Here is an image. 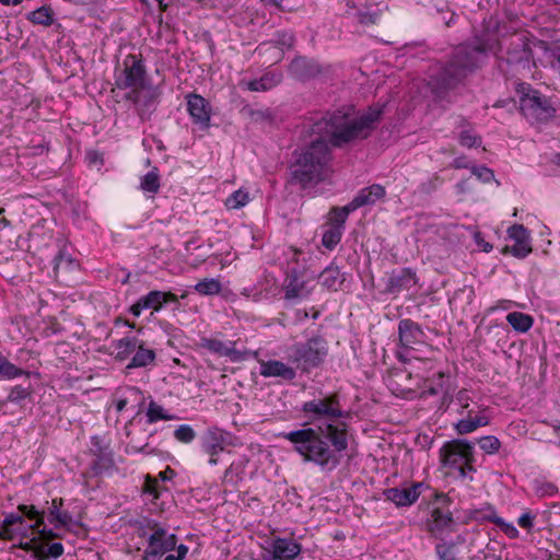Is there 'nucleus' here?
<instances>
[{"mask_svg": "<svg viewBox=\"0 0 560 560\" xmlns=\"http://www.w3.org/2000/svg\"><path fill=\"white\" fill-rule=\"evenodd\" d=\"M351 106L326 112L310 127V143L296 149L289 166L288 183L301 190L314 188L327 180L332 173V154L329 148H341L350 142L366 139L383 115V107H370L354 118Z\"/></svg>", "mask_w": 560, "mask_h": 560, "instance_id": "obj_1", "label": "nucleus"}, {"mask_svg": "<svg viewBox=\"0 0 560 560\" xmlns=\"http://www.w3.org/2000/svg\"><path fill=\"white\" fill-rule=\"evenodd\" d=\"M301 410L313 420L322 421L282 432L279 436L292 444L293 451L304 463H312L323 471L335 470L341 464L349 444L348 424L338 421L348 415L342 410L339 395L330 394L305 401Z\"/></svg>", "mask_w": 560, "mask_h": 560, "instance_id": "obj_2", "label": "nucleus"}, {"mask_svg": "<svg viewBox=\"0 0 560 560\" xmlns=\"http://www.w3.org/2000/svg\"><path fill=\"white\" fill-rule=\"evenodd\" d=\"M495 45L490 39L458 45L430 77L428 85L434 101L447 105L455 103L458 88L487 65L489 55L495 52Z\"/></svg>", "mask_w": 560, "mask_h": 560, "instance_id": "obj_3", "label": "nucleus"}, {"mask_svg": "<svg viewBox=\"0 0 560 560\" xmlns=\"http://www.w3.org/2000/svg\"><path fill=\"white\" fill-rule=\"evenodd\" d=\"M327 354V341L323 337L316 336L305 342L294 345L290 350L289 359L303 372H310L312 369L319 366Z\"/></svg>", "mask_w": 560, "mask_h": 560, "instance_id": "obj_4", "label": "nucleus"}, {"mask_svg": "<svg viewBox=\"0 0 560 560\" xmlns=\"http://www.w3.org/2000/svg\"><path fill=\"white\" fill-rule=\"evenodd\" d=\"M440 456L443 465L457 469L462 478L466 477L467 471H475L474 444L467 440L446 442L440 450Z\"/></svg>", "mask_w": 560, "mask_h": 560, "instance_id": "obj_5", "label": "nucleus"}, {"mask_svg": "<svg viewBox=\"0 0 560 560\" xmlns=\"http://www.w3.org/2000/svg\"><path fill=\"white\" fill-rule=\"evenodd\" d=\"M148 83L147 69L141 56L128 55L124 69L115 75V85L120 90H133Z\"/></svg>", "mask_w": 560, "mask_h": 560, "instance_id": "obj_6", "label": "nucleus"}, {"mask_svg": "<svg viewBox=\"0 0 560 560\" xmlns=\"http://www.w3.org/2000/svg\"><path fill=\"white\" fill-rule=\"evenodd\" d=\"M161 90L151 83H145L138 89L130 90L125 98L136 106L137 113L142 121L150 119L160 103Z\"/></svg>", "mask_w": 560, "mask_h": 560, "instance_id": "obj_7", "label": "nucleus"}, {"mask_svg": "<svg viewBox=\"0 0 560 560\" xmlns=\"http://www.w3.org/2000/svg\"><path fill=\"white\" fill-rule=\"evenodd\" d=\"M201 450L209 456V464L217 465L218 456L234 445V436L218 427L208 428L200 438Z\"/></svg>", "mask_w": 560, "mask_h": 560, "instance_id": "obj_8", "label": "nucleus"}, {"mask_svg": "<svg viewBox=\"0 0 560 560\" xmlns=\"http://www.w3.org/2000/svg\"><path fill=\"white\" fill-rule=\"evenodd\" d=\"M197 347L219 357H226L234 363L243 362L250 357H257V352L236 349V341L234 340L223 341L217 337H201Z\"/></svg>", "mask_w": 560, "mask_h": 560, "instance_id": "obj_9", "label": "nucleus"}, {"mask_svg": "<svg viewBox=\"0 0 560 560\" xmlns=\"http://www.w3.org/2000/svg\"><path fill=\"white\" fill-rule=\"evenodd\" d=\"M505 42L506 62L529 69L533 50L528 38L524 34H513Z\"/></svg>", "mask_w": 560, "mask_h": 560, "instance_id": "obj_10", "label": "nucleus"}, {"mask_svg": "<svg viewBox=\"0 0 560 560\" xmlns=\"http://www.w3.org/2000/svg\"><path fill=\"white\" fill-rule=\"evenodd\" d=\"M177 536L160 527L149 535L148 547L144 550V560H154L175 549Z\"/></svg>", "mask_w": 560, "mask_h": 560, "instance_id": "obj_11", "label": "nucleus"}, {"mask_svg": "<svg viewBox=\"0 0 560 560\" xmlns=\"http://www.w3.org/2000/svg\"><path fill=\"white\" fill-rule=\"evenodd\" d=\"M265 552V560H295L301 556L302 545L292 538L275 537Z\"/></svg>", "mask_w": 560, "mask_h": 560, "instance_id": "obj_12", "label": "nucleus"}, {"mask_svg": "<svg viewBox=\"0 0 560 560\" xmlns=\"http://www.w3.org/2000/svg\"><path fill=\"white\" fill-rule=\"evenodd\" d=\"M521 112L528 119L545 122L555 116L556 109L545 96L537 93L523 100Z\"/></svg>", "mask_w": 560, "mask_h": 560, "instance_id": "obj_13", "label": "nucleus"}, {"mask_svg": "<svg viewBox=\"0 0 560 560\" xmlns=\"http://www.w3.org/2000/svg\"><path fill=\"white\" fill-rule=\"evenodd\" d=\"M187 112L192 122L200 130L206 131L210 128L212 108L210 103L201 95L190 93L186 95Z\"/></svg>", "mask_w": 560, "mask_h": 560, "instance_id": "obj_14", "label": "nucleus"}, {"mask_svg": "<svg viewBox=\"0 0 560 560\" xmlns=\"http://www.w3.org/2000/svg\"><path fill=\"white\" fill-rule=\"evenodd\" d=\"M288 71L293 79L306 82L320 75L324 67L313 58L298 56L289 65Z\"/></svg>", "mask_w": 560, "mask_h": 560, "instance_id": "obj_15", "label": "nucleus"}, {"mask_svg": "<svg viewBox=\"0 0 560 560\" xmlns=\"http://www.w3.org/2000/svg\"><path fill=\"white\" fill-rule=\"evenodd\" d=\"M178 298L172 292H163L153 290L150 291L147 295L141 296L133 305L130 307V313L135 317H139L141 312L147 308H152L153 311H160L164 304L166 303H176Z\"/></svg>", "mask_w": 560, "mask_h": 560, "instance_id": "obj_16", "label": "nucleus"}, {"mask_svg": "<svg viewBox=\"0 0 560 560\" xmlns=\"http://www.w3.org/2000/svg\"><path fill=\"white\" fill-rule=\"evenodd\" d=\"M418 283L416 272L410 268H401L393 270L388 276L384 292L397 296L398 294L409 291Z\"/></svg>", "mask_w": 560, "mask_h": 560, "instance_id": "obj_17", "label": "nucleus"}, {"mask_svg": "<svg viewBox=\"0 0 560 560\" xmlns=\"http://www.w3.org/2000/svg\"><path fill=\"white\" fill-rule=\"evenodd\" d=\"M398 337L401 348L412 350L416 346L424 343L425 334L418 323L405 318L398 323Z\"/></svg>", "mask_w": 560, "mask_h": 560, "instance_id": "obj_18", "label": "nucleus"}, {"mask_svg": "<svg viewBox=\"0 0 560 560\" xmlns=\"http://www.w3.org/2000/svg\"><path fill=\"white\" fill-rule=\"evenodd\" d=\"M509 237L514 244L505 247V253L512 254L516 258H525L530 252V237L527 229L522 224H514L508 230Z\"/></svg>", "mask_w": 560, "mask_h": 560, "instance_id": "obj_19", "label": "nucleus"}, {"mask_svg": "<svg viewBox=\"0 0 560 560\" xmlns=\"http://www.w3.org/2000/svg\"><path fill=\"white\" fill-rule=\"evenodd\" d=\"M422 487V482H415L404 488H389L384 491V495L386 500L392 501L397 506H409L418 500Z\"/></svg>", "mask_w": 560, "mask_h": 560, "instance_id": "obj_20", "label": "nucleus"}, {"mask_svg": "<svg viewBox=\"0 0 560 560\" xmlns=\"http://www.w3.org/2000/svg\"><path fill=\"white\" fill-rule=\"evenodd\" d=\"M456 522L450 511L435 508L431 512L428 521V529L435 537H442L455 530Z\"/></svg>", "mask_w": 560, "mask_h": 560, "instance_id": "obj_21", "label": "nucleus"}, {"mask_svg": "<svg viewBox=\"0 0 560 560\" xmlns=\"http://www.w3.org/2000/svg\"><path fill=\"white\" fill-rule=\"evenodd\" d=\"M260 375L264 377H279L283 381H293L296 376L295 370L279 360L259 361Z\"/></svg>", "mask_w": 560, "mask_h": 560, "instance_id": "obj_22", "label": "nucleus"}, {"mask_svg": "<svg viewBox=\"0 0 560 560\" xmlns=\"http://www.w3.org/2000/svg\"><path fill=\"white\" fill-rule=\"evenodd\" d=\"M385 196V188L382 185L374 184L361 189L352 199L351 208L357 210L363 206L374 205L377 200Z\"/></svg>", "mask_w": 560, "mask_h": 560, "instance_id": "obj_23", "label": "nucleus"}, {"mask_svg": "<svg viewBox=\"0 0 560 560\" xmlns=\"http://www.w3.org/2000/svg\"><path fill=\"white\" fill-rule=\"evenodd\" d=\"M474 410H467L464 415V418L460 419L456 424L455 429L458 434H468L474 432L480 427H486L489 424V418L485 415H476L472 416Z\"/></svg>", "mask_w": 560, "mask_h": 560, "instance_id": "obj_24", "label": "nucleus"}, {"mask_svg": "<svg viewBox=\"0 0 560 560\" xmlns=\"http://www.w3.org/2000/svg\"><path fill=\"white\" fill-rule=\"evenodd\" d=\"M319 280L325 288L337 291L345 282L346 277L338 266L330 264L322 271Z\"/></svg>", "mask_w": 560, "mask_h": 560, "instance_id": "obj_25", "label": "nucleus"}, {"mask_svg": "<svg viewBox=\"0 0 560 560\" xmlns=\"http://www.w3.org/2000/svg\"><path fill=\"white\" fill-rule=\"evenodd\" d=\"M307 294L308 291L305 289V282L300 280L295 272L289 275L284 285V298L287 300H294L304 298Z\"/></svg>", "mask_w": 560, "mask_h": 560, "instance_id": "obj_26", "label": "nucleus"}, {"mask_svg": "<svg viewBox=\"0 0 560 560\" xmlns=\"http://www.w3.org/2000/svg\"><path fill=\"white\" fill-rule=\"evenodd\" d=\"M282 80V74L280 72H267L261 78L257 80L249 81L247 83V89L249 91H268L275 86H277Z\"/></svg>", "mask_w": 560, "mask_h": 560, "instance_id": "obj_27", "label": "nucleus"}, {"mask_svg": "<svg viewBox=\"0 0 560 560\" xmlns=\"http://www.w3.org/2000/svg\"><path fill=\"white\" fill-rule=\"evenodd\" d=\"M78 261L63 250H60L54 258V272L56 278L62 277L66 273L78 269Z\"/></svg>", "mask_w": 560, "mask_h": 560, "instance_id": "obj_28", "label": "nucleus"}, {"mask_svg": "<svg viewBox=\"0 0 560 560\" xmlns=\"http://www.w3.org/2000/svg\"><path fill=\"white\" fill-rule=\"evenodd\" d=\"M114 459L112 455L102 453L96 455L90 466L89 475L92 477L102 476L105 474H110L114 468Z\"/></svg>", "mask_w": 560, "mask_h": 560, "instance_id": "obj_29", "label": "nucleus"}, {"mask_svg": "<svg viewBox=\"0 0 560 560\" xmlns=\"http://www.w3.org/2000/svg\"><path fill=\"white\" fill-rule=\"evenodd\" d=\"M155 360V352L152 349H148L143 347L142 342H139L135 354L127 364V369H136V368H145L151 364Z\"/></svg>", "mask_w": 560, "mask_h": 560, "instance_id": "obj_30", "label": "nucleus"}, {"mask_svg": "<svg viewBox=\"0 0 560 560\" xmlns=\"http://www.w3.org/2000/svg\"><path fill=\"white\" fill-rule=\"evenodd\" d=\"M23 514H14L9 513L5 515L2 521V530H0V537L4 540H14L16 538V533L13 532L14 525H23L24 524Z\"/></svg>", "mask_w": 560, "mask_h": 560, "instance_id": "obj_31", "label": "nucleus"}, {"mask_svg": "<svg viewBox=\"0 0 560 560\" xmlns=\"http://www.w3.org/2000/svg\"><path fill=\"white\" fill-rule=\"evenodd\" d=\"M508 323L513 327L514 330L518 332L528 331L533 324L534 318L522 312H511L506 315Z\"/></svg>", "mask_w": 560, "mask_h": 560, "instance_id": "obj_32", "label": "nucleus"}, {"mask_svg": "<svg viewBox=\"0 0 560 560\" xmlns=\"http://www.w3.org/2000/svg\"><path fill=\"white\" fill-rule=\"evenodd\" d=\"M139 345L136 337H125L115 341L114 346L117 350L116 360L125 361L132 354Z\"/></svg>", "mask_w": 560, "mask_h": 560, "instance_id": "obj_33", "label": "nucleus"}, {"mask_svg": "<svg viewBox=\"0 0 560 560\" xmlns=\"http://www.w3.org/2000/svg\"><path fill=\"white\" fill-rule=\"evenodd\" d=\"M22 375H30V372L16 366L0 352V378L13 380Z\"/></svg>", "mask_w": 560, "mask_h": 560, "instance_id": "obj_34", "label": "nucleus"}, {"mask_svg": "<svg viewBox=\"0 0 560 560\" xmlns=\"http://www.w3.org/2000/svg\"><path fill=\"white\" fill-rule=\"evenodd\" d=\"M147 422L152 424L158 422L159 420H176L177 417L175 415L168 413L161 405H159L156 401L151 400L149 402L147 412Z\"/></svg>", "mask_w": 560, "mask_h": 560, "instance_id": "obj_35", "label": "nucleus"}, {"mask_svg": "<svg viewBox=\"0 0 560 560\" xmlns=\"http://www.w3.org/2000/svg\"><path fill=\"white\" fill-rule=\"evenodd\" d=\"M160 186V175L156 167L141 177L140 189L144 192L155 195L159 192Z\"/></svg>", "mask_w": 560, "mask_h": 560, "instance_id": "obj_36", "label": "nucleus"}, {"mask_svg": "<svg viewBox=\"0 0 560 560\" xmlns=\"http://www.w3.org/2000/svg\"><path fill=\"white\" fill-rule=\"evenodd\" d=\"M343 230L327 223L324 226L322 244L328 249H332L341 240Z\"/></svg>", "mask_w": 560, "mask_h": 560, "instance_id": "obj_37", "label": "nucleus"}, {"mask_svg": "<svg viewBox=\"0 0 560 560\" xmlns=\"http://www.w3.org/2000/svg\"><path fill=\"white\" fill-rule=\"evenodd\" d=\"M195 291L201 295H215L222 290V284L218 279L206 278L195 284Z\"/></svg>", "mask_w": 560, "mask_h": 560, "instance_id": "obj_38", "label": "nucleus"}, {"mask_svg": "<svg viewBox=\"0 0 560 560\" xmlns=\"http://www.w3.org/2000/svg\"><path fill=\"white\" fill-rule=\"evenodd\" d=\"M485 520L493 523L509 537V538H517L518 530L517 528L511 524L506 523L502 517L498 516L493 510L490 511L489 514L483 516Z\"/></svg>", "mask_w": 560, "mask_h": 560, "instance_id": "obj_39", "label": "nucleus"}, {"mask_svg": "<svg viewBox=\"0 0 560 560\" xmlns=\"http://www.w3.org/2000/svg\"><path fill=\"white\" fill-rule=\"evenodd\" d=\"M354 209L351 208V205L348 203L342 208H332L329 212V221L327 223H330L341 230H345V223L348 218V215L353 212Z\"/></svg>", "mask_w": 560, "mask_h": 560, "instance_id": "obj_40", "label": "nucleus"}, {"mask_svg": "<svg viewBox=\"0 0 560 560\" xmlns=\"http://www.w3.org/2000/svg\"><path fill=\"white\" fill-rule=\"evenodd\" d=\"M27 19L38 25L50 26L54 22L52 13L49 8L40 7L28 13Z\"/></svg>", "mask_w": 560, "mask_h": 560, "instance_id": "obj_41", "label": "nucleus"}, {"mask_svg": "<svg viewBox=\"0 0 560 560\" xmlns=\"http://www.w3.org/2000/svg\"><path fill=\"white\" fill-rule=\"evenodd\" d=\"M136 526V533L140 538L148 537L151 533H154L155 529L160 528L161 525L150 518H142L135 523Z\"/></svg>", "mask_w": 560, "mask_h": 560, "instance_id": "obj_42", "label": "nucleus"}, {"mask_svg": "<svg viewBox=\"0 0 560 560\" xmlns=\"http://www.w3.org/2000/svg\"><path fill=\"white\" fill-rule=\"evenodd\" d=\"M249 201V195L247 191L243 189H238L234 191L226 200L225 206L229 209H240L247 205Z\"/></svg>", "mask_w": 560, "mask_h": 560, "instance_id": "obj_43", "label": "nucleus"}, {"mask_svg": "<svg viewBox=\"0 0 560 560\" xmlns=\"http://www.w3.org/2000/svg\"><path fill=\"white\" fill-rule=\"evenodd\" d=\"M480 448L487 454H495L501 447L500 440L494 435H486L478 441Z\"/></svg>", "mask_w": 560, "mask_h": 560, "instance_id": "obj_44", "label": "nucleus"}, {"mask_svg": "<svg viewBox=\"0 0 560 560\" xmlns=\"http://www.w3.org/2000/svg\"><path fill=\"white\" fill-rule=\"evenodd\" d=\"M439 560H456V547L454 542H441L435 546Z\"/></svg>", "mask_w": 560, "mask_h": 560, "instance_id": "obj_45", "label": "nucleus"}, {"mask_svg": "<svg viewBox=\"0 0 560 560\" xmlns=\"http://www.w3.org/2000/svg\"><path fill=\"white\" fill-rule=\"evenodd\" d=\"M196 436V431L188 424H182L174 431V438L180 443H191Z\"/></svg>", "mask_w": 560, "mask_h": 560, "instance_id": "obj_46", "label": "nucleus"}, {"mask_svg": "<svg viewBox=\"0 0 560 560\" xmlns=\"http://www.w3.org/2000/svg\"><path fill=\"white\" fill-rule=\"evenodd\" d=\"M32 394L31 387H23L22 385H15L11 388L7 401L10 402H20L25 398L30 397Z\"/></svg>", "mask_w": 560, "mask_h": 560, "instance_id": "obj_47", "label": "nucleus"}, {"mask_svg": "<svg viewBox=\"0 0 560 560\" xmlns=\"http://www.w3.org/2000/svg\"><path fill=\"white\" fill-rule=\"evenodd\" d=\"M443 184V178L438 174L429 177L427 180L422 182L419 186V191L425 195H430L435 191Z\"/></svg>", "mask_w": 560, "mask_h": 560, "instance_id": "obj_48", "label": "nucleus"}, {"mask_svg": "<svg viewBox=\"0 0 560 560\" xmlns=\"http://www.w3.org/2000/svg\"><path fill=\"white\" fill-rule=\"evenodd\" d=\"M458 140L466 148L479 147L481 144V138L471 130H462Z\"/></svg>", "mask_w": 560, "mask_h": 560, "instance_id": "obj_49", "label": "nucleus"}, {"mask_svg": "<svg viewBox=\"0 0 560 560\" xmlns=\"http://www.w3.org/2000/svg\"><path fill=\"white\" fill-rule=\"evenodd\" d=\"M127 453H144V454H152L154 453V448L150 446L149 443L141 444L140 441H138L135 436H131L128 444H127Z\"/></svg>", "mask_w": 560, "mask_h": 560, "instance_id": "obj_50", "label": "nucleus"}, {"mask_svg": "<svg viewBox=\"0 0 560 560\" xmlns=\"http://www.w3.org/2000/svg\"><path fill=\"white\" fill-rule=\"evenodd\" d=\"M455 401L458 404L460 410L459 413L464 416L469 409L470 397L467 389H462L456 394Z\"/></svg>", "mask_w": 560, "mask_h": 560, "instance_id": "obj_51", "label": "nucleus"}, {"mask_svg": "<svg viewBox=\"0 0 560 560\" xmlns=\"http://www.w3.org/2000/svg\"><path fill=\"white\" fill-rule=\"evenodd\" d=\"M471 173L475 176H477V178L482 180L483 183H489L492 179H494L493 171L488 168L487 166H479V167L474 166L471 168Z\"/></svg>", "mask_w": 560, "mask_h": 560, "instance_id": "obj_52", "label": "nucleus"}, {"mask_svg": "<svg viewBox=\"0 0 560 560\" xmlns=\"http://www.w3.org/2000/svg\"><path fill=\"white\" fill-rule=\"evenodd\" d=\"M516 92L520 95V108L522 107V102L525 97H532L539 93L536 90H533L530 84L522 82L516 85Z\"/></svg>", "mask_w": 560, "mask_h": 560, "instance_id": "obj_53", "label": "nucleus"}, {"mask_svg": "<svg viewBox=\"0 0 560 560\" xmlns=\"http://www.w3.org/2000/svg\"><path fill=\"white\" fill-rule=\"evenodd\" d=\"M18 510L23 514V517H27L31 521H34L44 514V512L38 511L35 505L20 504Z\"/></svg>", "mask_w": 560, "mask_h": 560, "instance_id": "obj_54", "label": "nucleus"}, {"mask_svg": "<svg viewBox=\"0 0 560 560\" xmlns=\"http://www.w3.org/2000/svg\"><path fill=\"white\" fill-rule=\"evenodd\" d=\"M295 38L293 34L288 32H280L277 35V43L282 47L287 49H291L294 45Z\"/></svg>", "mask_w": 560, "mask_h": 560, "instance_id": "obj_55", "label": "nucleus"}, {"mask_svg": "<svg viewBox=\"0 0 560 560\" xmlns=\"http://www.w3.org/2000/svg\"><path fill=\"white\" fill-rule=\"evenodd\" d=\"M63 555V546L60 542H54L48 546L45 556L50 558H59Z\"/></svg>", "mask_w": 560, "mask_h": 560, "instance_id": "obj_56", "label": "nucleus"}, {"mask_svg": "<svg viewBox=\"0 0 560 560\" xmlns=\"http://www.w3.org/2000/svg\"><path fill=\"white\" fill-rule=\"evenodd\" d=\"M534 515H532L529 512H526V513H523L518 520H517V524L524 528V529H527V530H530L534 526Z\"/></svg>", "mask_w": 560, "mask_h": 560, "instance_id": "obj_57", "label": "nucleus"}, {"mask_svg": "<svg viewBox=\"0 0 560 560\" xmlns=\"http://www.w3.org/2000/svg\"><path fill=\"white\" fill-rule=\"evenodd\" d=\"M72 517L70 515L69 512L67 511H61L54 520V522H56V525L55 527H60V526H68L71 522Z\"/></svg>", "mask_w": 560, "mask_h": 560, "instance_id": "obj_58", "label": "nucleus"}, {"mask_svg": "<svg viewBox=\"0 0 560 560\" xmlns=\"http://www.w3.org/2000/svg\"><path fill=\"white\" fill-rule=\"evenodd\" d=\"M63 504L62 499H54L51 508H49V522L54 523L55 517L61 512L60 506Z\"/></svg>", "mask_w": 560, "mask_h": 560, "instance_id": "obj_59", "label": "nucleus"}, {"mask_svg": "<svg viewBox=\"0 0 560 560\" xmlns=\"http://www.w3.org/2000/svg\"><path fill=\"white\" fill-rule=\"evenodd\" d=\"M242 465H231V483L234 486L235 483H237V481L242 478L241 477V474H242ZM230 469H228L225 471V477L228 476Z\"/></svg>", "mask_w": 560, "mask_h": 560, "instance_id": "obj_60", "label": "nucleus"}, {"mask_svg": "<svg viewBox=\"0 0 560 560\" xmlns=\"http://www.w3.org/2000/svg\"><path fill=\"white\" fill-rule=\"evenodd\" d=\"M86 160L90 165H103V155L97 151H89Z\"/></svg>", "mask_w": 560, "mask_h": 560, "instance_id": "obj_61", "label": "nucleus"}, {"mask_svg": "<svg viewBox=\"0 0 560 560\" xmlns=\"http://www.w3.org/2000/svg\"><path fill=\"white\" fill-rule=\"evenodd\" d=\"M156 487H158V482L156 481H152V480L148 479L145 485H144V491L147 493L152 494L156 499L159 497Z\"/></svg>", "mask_w": 560, "mask_h": 560, "instance_id": "obj_62", "label": "nucleus"}, {"mask_svg": "<svg viewBox=\"0 0 560 560\" xmlns=\"http://www.w3.org/2000/svg\"><path fill=\"white\" fill-rule=\"evenodd\" d=\"M13 532L16 533V537L27 538L30 536V527L27 524L19 525L16 528H13Z\"/></svg>", "mask_w": 560, "mask_h": 560, "instance_id": "obj_63", "label": "nucleus"}, {"mask_svg": "<svg viewBox=\"0 0 560 560\" xmlns=\"http://www.w3.org/2000/svg\"><path fill=\"white\" fill-rule=\"evenodd\" d=\"M451 166L453 168H456V170L467 168L468 167V163H467L465 156H459V158H456V159L453 160V162L451 163Z\"/></svg>", "mask_w": 560, "mask_h": 560, "instance_id": "obj_64", "label": "nucleus"}]
</instances>
